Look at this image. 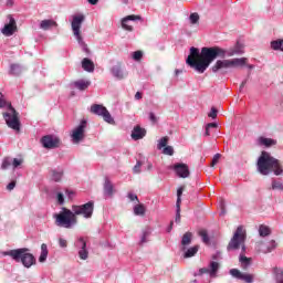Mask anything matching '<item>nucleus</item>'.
<instances>
[{
    "label": "nucleus",
    "instance_id": "f257e3e1",
    "mask_svg": "<svg viewBox=\"0 0 283 283\" xmlns=\"http://www.w3.org/2000/svg\"><path fill=\"white\" fill-rule=\"evenodd\" d=\"M224 56H227V50L220 46H205L201 49V52L198 48L191 46L186 63L196 70V72H199V74H205L207 67H209L216 59H224Z\"/></svg>",
    "mask_w": 283,
    "mask_h": 283
},
{
    "label": "nucleus",
    "instance_id": "f03ea898",
    "mask_svg": "<svg viewBox=\"0 0 283 283\" xmlns=\"http://www.w3.org/2000/svg\"><path fill=\"white\" fill-rule=\"evenodd\" d=\"M256 167L258 171L261 172L262 176H269V174H272V171L275 174V176H282L283 174V168L280 160L275 159L270 153L266 151L261 153Z\"/></svg>",
    "mask_w": 283,
    "mask_h": 283
},
{
    "label": "nucleus",
    "instance_id": "7ed1b4c3",
    "mask_svg": "<svg viewBox=\"0 0 283 283\" xmlns=\"http://www.w3.org/2000/svg\"><path fill=\"white\" fill-rule=\"evenodd\" d=\"M29 251L30 250L27 248H21L8 252H2V255H9L15 262H22L25 269H30L36 264V259L34 258V254L30 253Z\"/></svg>",
    "mask_w": 283,
    "mask_h": 283
},
{
    "label": "nucleus",
    "instance_id": "20e7f679",
    "mask_svg": "<svg viewBox=\"0 0 283 283\" xmlns=\"http://www.w3.org/2000/svg\"><path fill=\"white\" fill-rule=\"evenodd\" d=\"M0 107H8V112L3 113V118L8 127H10V129H14V132H20L21 120L19 119V113L14 107H12V104L2 98L0 99Z\"/></svg>",
    "mask_w": 283,
    "mask_h": 283
},
{
    "label": "nucleus",
    "instance_id": "39448f33",
    "mask_svg": "<svg viewBox=\"0 0 283 283\" xmlns=\"http://www.w3.org/2000/svg\"><path fill=\"white\" fill-rule=\"evenodd\" d=\"M247 65V57L231 59V60H218L212 66V72L216 74H227L229 70L233 67H244Z\"/></svg>",
    "mask_w": 283,
    "mask_h": 283
},
{
    "label": "nucleus",
    "instance_id": "423d86ee",
    "mask_svg": "<svg viewBox=\"0 0 283 283\" xmlns=\"http://www.w3.org/2000/svg\"><path fill=\"white\" fill-rule=\"evenodd\" d=\"M244 242H247V230L243 226H239L228 243L227 250L238 251V249H242V253H244V251H247V245H244Z\"/></svg>",
    "mask_w": 283,
    "mask_h": 283
},
{
    "label": "nucleus",
    "instance_id": "0eeeda50",
    "mask_svg": "<svg viewBox=\"0 0 283 283\" xmlns=\"http://www.w3.org/2000/svg\"><path fill=\"white\" fill-rule=\"evenodd\" d=\"M56 227H63L64 229H72L73 224L78 222V219L74 216V212L67 208H63L57 214H54Z\"/></svg>",
    "mask_w": 283,
    "mask_h": 283
},
{
    "label": "nucleus",
    "instance_id": "6e6552de",
    "mask_svg": "<svg viewBox=\"0 0 283 283\" xmlns=\"http://www.w3.org/2000/svg\"><path fill=\"white\" fill-rule=\"evenodd\" d=\"M83 21H85V15H74L71 27L77 43L83 48H87V44H85L83 35L81 34V25H83Z\"/></svg>",
    "mask_w": 283,
    "mask_h": 283
},
{
    "label": "nucleus",
    "instance_id": "1a4fd4ad",
    "mask_svg": "<svg viewBox=\"0 0 283 283\" xmlns=\"http://www.w3.org/2000/svg\"><path fill=\"white\" fill-rule=\"evenodd\" d=\"M91 114H95V116H101L105 123H108V125H115L116 122L114 120V117H112V114L109 111H107V107L103 106V104H93L91 106Z\"/></svg>",
    "mask_w": 283,
    "mask_h": 283
},
{
    "label": "nucleus",
    "instance_id": "9d476101",
    "mask_svg": "<svg viewBox=\"0 0 283 283\" xmlns=\"http://www.w3.org/2000/svg\"><path fill=\"white\" fill-rule=\"evenodd\" d=\"M73 216H82V218H92L94 214V201H88L82 206L72 207Z\"/></svg>",
    "mask_w": 283,
    "mask_h": 283
},
{
    "label": "nucleus",
    "instance_id": "9b49d317",
    "mask_svg": "<svg viewBox=\"0 0 283 283\" xmlns=\"http://www.w3.org/2000/svg\"><path fill=\"white\" fill-rule=\"evenodd\" d=\"M41 144L44 149H56L61 147V138L54 135H45L41 138Z\"/></svg>",
    "mask_w": 283,
    "mask_h": 283
},
{
    "label": "nucleus",
    "instance_id": "f8f14e48",
    "mask_svg": "<svg viewBox=\"0 0 283 283\" xmlns=\"http://www.w3.org/2000/svg\"><path fill=\"white\" fill-rule=\"evenodd\" d=\"M87 127V122L86 120H82L81 124L73 129L72 133V139L73 143H81V140H83V138H85V128Z\"/></svg>",
    "mask_w": 283,
    "mask_h": 283
},
{
    "label": "nucleus",
    "instance_id": "ddd939ff",
    "mask_svg": "<svg viewBox=\"0 0 283 283\" xmlns=\"http://www.w3.org/2000/svg\"><path fill=\"white\" fill-rule=\"evenodd\" d=\"M172 169L178 178H189L191 176L187 164L177 163L172 166Z\"/></svg>",
    "mask_w": 283,
    "mask_h": 283
},
{
    "label": "nucleus",
    "instance_id": "4468645a",
    "mask_svg": "<svg viewBox=\"0 0 283 283\" xmlns=\"http://www.w3.org/2000/svg\"><path fill=\"white\" fill-rule=\"evenodd\" d=\"M218 269H220V263L212 261L210 263V269L201 268V269H199V272L197 273V275H205V274L209 273L210 277H216V275L218 273Z\"/></svg>",
    "mask_w": 283,
    "mask_h": 283
},
{
    "label": "nucleus",
    "instance_id": "2eb2a0df",
    "mask_svg": "<svg viewBox=\"0 0 283 283\" xmlns=\"http://www.w3.org/2000/svg\"><path fill=\"white\" fill-rule=\"evenodd\" d=\"M8 19L9 23L3 27L1 32L2 34H4V36H12V34L17 32V20H14V18H12L11 15H8Z\"/></svg>",
    "mask_w": 283,
    "mask_h": 283
},
{
    "label": "nucleus",
    "instance_id": "dca6fc26",
    "mask_svg": "<svg viewBox=\"0 0 283 283\" xmlns=\"http://www.w3.org/2000/svg\"><path fill=\"white\" fill-rule=\"evenodd\" d=\"M111 72L115 78H118V81H123L125 76H127V72L123 69V63L118 62L115 64L112 69Z\"/></svg>",
    "mask_w": 283,
    "mask_h": 283
},
{
    "label": "nucleus",
    "instance_id": "f3484780",
    "mask_svg": "<svg viewBox=\"0 0 283 283\" xmlns=\"http://www.w3.org/2000/svg\"><path fill=\"white\" fill-rule=\"evenodd\" d=\"M144 136H147V130L140 126H135L133 128L132 135L130 137L133 138V140H142V138Z\"/></svg>",
    "mask_w": 283,
    "mask_h": 283
},
{
    "label": "nucleus",
    "instance_id": "a211bd4d",
    "mask_svg": "<svg viewBox=\"0 0 283 283\" xmlns=\"http://www.w3.org/2000/svg\"><path fill=\"white\" fill-rule=\"evenodd\" d=\"M80 242L82 244V249L78 252V256L81 260H87L90 253L87 252V242H85V239L81 238Z\"/></svg>",
    "mask_w": 283,
    "mask_h": 283
},
{
    "label": "nucleus",
    "instance_id": "6ab92c4d",
    "mask_svg": "<svg viewBox=\"0 0 283 283\" xmlns=\"http://www.w3.org/2000/svg\"><path fill=\"white\" fill-rule=\"evenodd\" d=\"M104 193L105 196H114V184H112V180L107 177L104 181Z\"/></svg>",
    "mask_w": 283,
    "mask_h": 283
},
{
    "label": "nucleus",
    "instance_id": "aec40b11",
    "mask_svg": "<svg viewBox=\"0 0 283 283\" xmlns=\"http://www.w3.org/2000/svg\"><path fill=\"white\" fill-rule=\"evenodd\" d=\"M74 87H76V90H80V92H85V90H87V87H90V85H92V82L90 81H85V80H80V81H75L73 83Z\"/></svg>",
    "mask_w": 283,
    "mask_h": 283
},
{
    "label": "nucleus",
    "instance_id": "412c9836",
    "mask_svg": "<svg viewBox=\"0 0 283 283\" xmlns=\"http://www.w3.org/2000/svg\"><path fill=\"white\" fill-rule=\"evenodd\" d=\"M193 239V233L191 232H186L182 238H181V247L182 251H185V247H189L191 244V240Z\"/></svg>",
    "mask_w": 283,
    "mask_h": 283
},
{
    "label": "nucleus",
    "instance_id": "4be33fe9",
    "mask_svg": "<svg viewBox=\"0 0 283 283\" xmlns=\"http://www.w3.org/2000/svg\"><path fill=\"white\" fill-rule=\"evenodd\" d=\"M82 67L85 72H94V62L87 57L82 60Z\"/></svg>",
    "mask_w": 283,
    "mask_h": 283
},
{
    "label": "nucleus",
    "instance_id": "5701e85b",
    "mask_svg": "<svg viewBox=\"0 0 283 283\" xmlns=\"http://www.w3.org/2000/svg\"><path fill=\"white\" fill-rule=\"evenodd\" d=\"M57 25L54 20H42L40 23L41 30H50V28H56Z\"/></svg>",
    "mask_w": 283,
    "mask_h": 283
},
{
    "label": "nucleus",
    "instance_id": "b1692460",
    "mask_svg": "<svg viewBox=\"0 0 283 283\" xmlns=\"http://www.w3.org/2000/svg\"><path fill=\"white\" fill-rule=\"evenodd\" d=\"M274 277L276 283H283V268L273 269Z\"/></svg>",
    "mask_w": 283,
    "mask_h": 283
},
{
    "label": "nucleus",
    "instance_id": "393cba45",
    "mask_svg": "<svg viewBox=\"0 0 283 283\" xmlns=\"http://www.w3.org/2000/svg\"><path fill=\"white\" fill-rule=\"evenodd\" d=\"M239 261L241 263L242 269L247 270L249 266H251V258L244 256V254H241L239 258Z\"/></svg>",
    "mask_w": 283,
    "mask_h": 283
},
{
    "label": "nucleus",
    "instance_id": "a878e982",
    "mask_svg": "<svg viewBox=\"0 0 283 283\" xmlns=\"http://www.w3.org/2000/svg\"><path fill=\"white\" fill-rule=\"evenodd\" d=\"M48 244L42 243L41 245V254L39 258V262H45L48 260Z\"/></svg>",
    "mask_w": 283,
    "mask_h": 283
},
{
    "label": "nucleus",
    "instance_id": "bb28decb",
    "mask_svg": "<svg viewBox=\"0 0 283 283\" xmlns=\"http://www.w3.org/2000/svg\"><path fill=\"white\" fill-rule=\"evenodd\" d=\"M259 235H261V238H266L268 235H271V228H269L268 226L261 224L259 227Z\"/></svg>",
    "mask_w": 283,
    "mask_h": 283
},
{
    "label": "nucleus",
    "instance_id": "cd10ccee",
    "mask_svg": "<svg viewBox=\"0 0 283 283\" xmlns=\"http://www.w3.org/2000/svg\"><path fill=\"white\" fill-rule=\"evenodd\" d=\"M199 250L200 245H193L192 248L188 249L185 252L184 258H193V255H196V253H198Z\"/></svg>",
    "mask_w": 283,
    "mask_h": 283
},
{
    "label": "nucleus",
    "instance_id": "c85d7f7f",
    "mask_svg": "<svg viewBox=\"0 0 283 283\" xmlns=\"http://www.w3.org/2000/svg\"><path fill=\"white\" fill-rule=\"evenodd\" d=\"M260 145H264L265 147H273V145H276V142L271 138L261 137L259 138Z\"/></svg>",
    "mask_w": 283,
    "mask_h": 283
},
{
    "label": "nucleus",
    "instance_id": "c756f323",
    "mask_svg": "<svg viewBox=\"0 0 283 283\" xmlns=\"http://www.w3.org/2000/svg\"><path fill=\"white\" fill-rule=\"evenodd\" d=\"M51 178L54 180V182H61V179L63 178V171L52 170Z\"/></svg>",
    "mask_w": 283,
    "mask_h": 283
},
{
    "label": "nucleus",
    "instance_id": "7c9ffc66",
    "mask_svg": "<svg viewBox=\"0 0 283 283\" xmlns=\"http://www.w3.org/2000/svg\"><path fill=\"white\" fill-rule=\"evenodd\" d=\"M184 191H185V186H181L178 188L176 207H180V205H182V192Z\"/></svg>",
    "mask_w": 283,
    "mask_h": 283
},
{
    "label": "nucleus",
    "instance_id": "2f4dec72",
    "mask_svg": "<svg viewBox=\"0 0 283 283\" xmlns=\"http://www.w3.org/2000/svg\"><path fill=\"white\" fill-rule=\"evenodd\" d=\"M10 74H13V76H19V74H21V66L19 64H11Z\"/></svg>",
    "mask_w": 283,
    "mask_h": 283
},
{
    "label": "nucleus",
    "instance_id": "473e14b6",
    "mask_svg": "<svg viewBox=\"0 0 283 283\" xmlns=\"http://www.w3.org/2000/svg\"><path fill=\"white\" fill-rule=\"evenodd\" d=\"M135 216H145V206L144 205H136L134 207Z\"/></svg>",
    "mask_w": 283,
    "mask_h": 283
},
{
    "label": "nucleus",
    "instance_id": "72a5a7b5",
    "mask_svg": "<svg viewBox=\"0 0 283 283\" xmlns=\"http://www.w3.org/2000/svg\"><path fill=\"white\" fill-rule=\"evenodd\" d=\"M189 19L192 25H198V23H200V14H198V12L191 13Z\"/></svg>",
    "mask_w": 283,
    "mask_h": 283
},
{
    "label": "nucleus",
    "instance_id": "f704fd0d",
    "mask_svg": "<svg viewBox=\"0 0 283 283\" xmlns=\"http://www.w3.org/2000/svg\"><path fill=\"white\" fill-rule=\"evenodd\" d=\"M140 15H127L126 18H124V25H127V23H129V21H140Z\"/></svg>",
    "mask_w": 283,
    "mask_h": 283
},
{
    "label": "nucleus",
    "instance_id": "c9c22d12",
    "mask_svg": "<svg viewBox=\"0 0 283 283\" xmlns=\"http://www.w3.org/2000/svg\"><path fill=\"white\" fill-rule=\"evenodd\" d=\"M12 166V159L9 157H6L2 160L1 169H9Z\"/></svg>",
    "mask_w": 283,
    "mask_h": 283
},
{
    "label": "nucleus",
    "instance_id": "e433bc0d",
    "mask_svg": "<svg viewBox=\"0 0 283 283\" xmlns=\"http://www.w3.org/2000/svg\"><path fill=\"white\" fill-rule=\"evenodd\" d=\"M230 275H232V277H235L237 280H242L243 273H241L238 269H232L230 270Z\"/></svg>",
    "mask_w": 283,
    "mask_h": 283
},
{
    "label": "nucleus",
    "instance_id": "4c0bfd02",
    "mask_svg": "<svg viewBox=\"0 0 283 283\" xmlns=\"http://www.w3.org/2000/svg\"><path fill=\"white\" fill-rule=\"evenodd\" d=\"M253 274L243 273L241 280L245 283H253Z\"/></svg>",
    "mask_w": 283,
    "mask_h": 283
},
{
    "label": "nucleus",
    "instance_id": "58836bf2",
    "mask_svg": "<svg viewBox=\"0 0 283 283\" xmlns=\"http://www.w3.org/2000/svg\"><path fill=\"white\" fill-rule=\"evenodd\" d=\"M199 235L202 238V242H205V244H209V234L207 233V230L199 231Z\"/></svg>",
    "mask_w": 283,
    "mask_h": 283
},
{
    "label": "nucleus",
    "instance_id": "ea45409f",
    "mask_svg": "<svg viewBox=\"0 0 283 283\" xmlns=\"http://www.w3.org/2000/svg\"><path fill=\"white\" fill-rule=\"evenodd\" d=\"M167 143H169V137H163L160 140H159V144H158V149H163V147H167Z\"/></svg>",
    "mask_w": 283,
    "mask_h": 283
},
{
    "label": "nucleus",
    "instance_id": "a19ab883",
    "mask_svg": "<svg viewBox=\"0 0 283 283\" xmlns=\"http://www.w3.org/2000/svg\"><path fill=\"white\" fill-rule=\"evenodd\" d=\"M220 158H222V155L220 154H216L212 158V161L210 164V167H216V165H218V163H220Z\"/></svg>",
    "mask_w": 283,
    "mask_h": 283
},
{
    "label": "nucleus",
    "instance_id": "79ce46f5",
    "mask_svg": "<svg viewBox=\"0 0 283 283\" xmlns=\"http://www.w3.org/2000/svg\"><path fill=\"white\" fill-rule=\"evenodd\" d=\"M272 189L277 191H283V185L280 181L272 182Z\"/></svg>",
    "mask_w": 283,
    "mask_h": 283
},
{
    "label": "nucleus",
    "instance_id": "37998d69",
    "mask_svg": "<svg viewBox=\"0 0 283 283\" xmlns=\"http://www.w3.org/2000/svg\"><path fill=\"white\" fill-rule=\"evenodd\" d=\"M11 165L13 169H17V167H20V165H23V159L14 158L11 160Z\"/></svg>",
    "mask_w": 283,
    "mask_h": 283
},
{
    "label": "nucleus",
    "instance_id": "c03bdc74",
    "mask_svg": "<svg viewBox=\"0 0 283 283\" xmlns=\"http://www.w3.org/2000/svg\"><path fill=\"white\" fill-rule=\"evenodd\" d=\"M134 61H142L143 60V51H135L133 53Z\"/></svg>",
    "mask_w": 283,
    "mask_h": 283
},
{
    "label": "nucleus",
    "instance_id": "a18cd8bd",
    "mask_svg": "<svg viewBox=\"0 0 283 283\" xmlns=\"http://www.w3.org/2000/svg\"><path fill=\"white\" fill-rule=\"evenodd\" d=\"M163 154H165L166 156H171L174 154V147L171 146H165Z\"/></svg>",
    "mask_w": 283,
    "mask_h": 283
},
{
    "label": "nucleus",
    "instance_id": "49530a36",
    "mask_svg": "<svg viewBox=\"0 0 283 283\" xmlns=\"http://www.w3.org/2000/svg\"><path fill=\"white\" fill-rule=\"evenodd\" d=\"M122 28L124 30H127V32H133L134 31V27L129 25L128 22H126V25H125V18L122 20Z\"/></svg>",
    "mask_w": 283,
    "mask_h": 283
},
{
    "label": "nucleus",
    "instance_id": "de8ad7c7",
    "mask_svg": "<svg viewBox=\"0 0 283 283\" xmlns=\"http://www.w3.org/2000/svg\"><path fill=\"white\" fill-rule=\"evenodd\" d=\"M176 218H175V222H177V224H180V206H176Z\"/></svg>",
    "mask_w": 283,
    "mask_h": 283
},
{
    "label": "nucleus",
    "instance_id": "09e8293b",
    "mask_svg": "<svg viewBox=\"0 0 283 283\" xmlns=\"http://www.w3.org/2000/svg\"><path fill=\"white\" fill-rule=\"evenodd\" d=\"M140 167H143V163L137 161V164L133 168L134 174H140Z\"/></svg>",
    "mask_w": 283,
    "mask_h": 283
},
{
    "label": "nucleus",
    "instance_id": "8fccbe9b",
    "mask_svg": "<svg viewBox=\"0 0 283 283\" xmlns=\"http://www.w3.org/2000/svg\"><path fill=\"white\" fill-rule=\"evenodd\" d=\"M208 116L209 118H218V109H216V107H212Z\"/></svg>",
    "mask_w": 283,
    "mask_h": 283
},
{
    "label": "nucleus",
    "instance_id": "3c124183",
    "mask_svg": "<svg viewBox=\"0 0 283 283\" xmlns=\"http://www.w3.org/2000/svg\"><path fill=\"white\" fill-rule=\"evenodd\" d=\"M59 244L62 249H66L67 248V240L65 239H59Z\"/></svg>",
    "mask_w": 283,
    "mask_h": 283
},
{
    "label": "nucleus",
    "instance_id": "603ef678",
    "mask_svg": "<svg viewBox=\"0 0 283 283\" xmlns=\"http://www.w3.org/2000/svg\"><path fill=\"white\" fill-rule=\"evenodd\" d=\"M57 202L59 205H63V202H65V198H63V193L61 192L57 193Z\"/></svg>",
    "mask_w": 283,
    "mask_h": 283
},
{
    "label": "nucleus",
    "instance_id": "864d4df0",
    "mask_svg": "<svg viewBox=\"0 0 283 283\" xmlns=\"http://www.w3.org/2000/svg\"><path fill=\"white\" fill-rule=\"evenodd\" d=\"M128 198H129V200H130L132 202H134V200H136L137 202H139V201H138V196H136V195H134V193H132V192L128 193Z\"/></svg>",
    "mask_w": 283,
    "mask_h": 283
},
{
    "label": "nucleus",
    "instance_id": "5fc2aeb1",
    "mask_svg": "<svg viewBox=\"0 0 283 283\" xmlns=\"http://www.w3.org/2000/svg\"><path fill=\"white\" fill-rule=\"evenodd\" d=\"M14 187H17V181H11V182L7 186V189H8V191H12V189H14Z\"/></svg>",
    "mask_w": 283,
    "mask_h": 283
},
{
    "label": "nucleus",
    "instance_id": "6e6d98bb",
    "mask_svg": "<svg viewBox=\"0 0 283 283\" xmlns=\"http://www.w3.org/2000/svg\"><path fill=\"white\" fill-rule=\"evenodd\" d=\"M149 120L151 123H157L158 122V118L156 117V115L154 113H149Z\"/></svg>",
    "mask_w": 283,
    "mask_h": 283
},
{
    "label": "nucleus",
    "instance_id": "4d7b16f0",
    "mask_svg": "<svg viewBox=\"0 0 283 283\" xmlns=\"http://www.w3.org/2000/svg\"><path fill=\"white\" fill-rule=\"evenodd\" d=\"M206 127H208L210 129H216V128H218V123H209V124H207Z\"/></svg>",
    "mask_w": 283,
    "mask_h": 283
},
{
    "label": "nucleus",
    "instance_id": "13d9d810",
    "mask_svg": "<svg viewBox=\"0 0 283 283\" xmlns=\"http://www.w3.org/2000/svg\"><path fill=\"white\" fill-rule=\"evenodd\" d=\"M135 98H136V101H140V98H143V93L137 92V93L135 94Z\"/></svg>",
    "mask_w": 283,
    "mask_h": 283
},
{
    "label": "nucleus",
    "instance_id": "bf43d9fd",
    "mask_svg": "<svg viewBox=\"0 0 283 283\" xmlns=\"http://www.w3.org/2000/svg\"><path fill=\"white\" fill-rule=\"evenodd\" d=\"M211 128H208V126H206V133H205V136H211V132H210Z\"/></svg>",
    "mask_w": 283,
    "mask_h": 283
},
{
    "label": "nucleus",
    "instance_id": "052dcab7",
    "mask_svg": "<svg viewBox=\"0 0 283 283\" xmlns=\"http://www.w3.org/2000/svg\"><path fill=\"white\" fill-rule=\"evenodd\" d=\"M88 3H91V6H96V3H98V0H87Z\"/></svg>",
    "mask_w": 283,
    "mask_h": 283
},
{
    "label": "nucleus",
    "instance_id": "680f3d73",
    "mask_svg": "<svg viewBox=\"0 0 283 283\" xmlns=\"http://www.w3.org/2000/svg\"><path fill=\"white\" fill-rule=\"evenodd\" d=\"M13 4H14V2H13L12 0H8V1H7V6L12 7Z\"/></svg>",
    "mask_w": 283,
    "mask_h": 283
},
{
    "label": "nucleus",
    "instance_id": "e2e57ef3",
    "mask_svg": "<svg viewBox=\"0 0 283 283\" xmlns=\"http://www.w3.org/2000/svg\"><path fill=\"white\" fill-rule=\"evenodd\" d=\"M171 229H174V221L170 222V227L168 228V232L171 231Z\"/></svg>",
    "mask_w": 283,
    "mask_h": 283
},
{
    "label": "nucleus",
    "instance_id": "0e129e2a",
    "mask_svg": "<svg viewBox=\"0 0 283 283\" xmlns=\"http://www.w3.org/2000/svg\"><path fill=\"white\" fill-rule=\"evenodd\" d=\"M181 72H182V71H180V70H176V71H175L176 76H178Z\"/></svg>",
    "mask_w": 283,
    "mask_h": 283
},
{
    "label": "nucleus",
    "instance_id": "69168bd1",
    "mask_svg": "<svg viewBox=\"0 0 283 283\" xmlns=\"http://www.w3.org/2000/svg\"><path fill=\"white\" fill-rule=\"evenodd\" d=\"M244 85H247V82H242L240 85V90H242V87H244Z\"/></svg>",
    "mask_w": 283,
    "mask_h": 283
},
{
    "label": "nucleus",
    "instance_id": "338daca9",
    "mask_svg": "<svg viewBox=\"0 0 283 283\" xmlns=\"http://www.w3.org/2000/svg\"><path fill=\"white\" fill-rule=\"evenodd\" d=\"M3 99V93L0 92V101Z\"/></svg>",
    "mask_w": 283,
    "mask_h": 283
},
{
    "label": "nucleus",
    "instance_id": "774afa93",
    "mask_svg": "<svg viewBox=\"0 0 283 283\" xmlns=\"http://www.w3.org/2000/svg\"><path fill=\"white\" fill-rule=\"evenodd\" d=\"M272 249H275V242L272 241Z\"/></svg>",
    "mask_w": 283,
    "mask_h": 283
}]
</instances>
